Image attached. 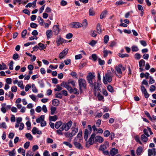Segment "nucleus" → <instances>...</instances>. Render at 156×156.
Returning a JSON list of instances; mask_svg holds the SVG:
<instances>
[{"label":"nucleus","mask_w":156,"mask_h":156,"mask_svg":"<svg viewBox=\"0 0 156 156\" xmlns=\"http://www.w3.org/2000/svg\"><path fill=\"white\" fill-rule=\"evenodd\" d=\"M95 75L91 73H88L87 76V80L90 84V86L94 91V94L95 96H97V91L98 90V83L95 81Z\"/></svg>","instance_id":"nucleus-1"},{"label":"nucleus","mask_w":156,"mask_h":156,"mask_svg":"<svg viewBox=\"0 0 156 156\" xmlns=\"http://www.w3.org/2000/svg\"><path fill=\"white\" fill-rule=\"evenodd\" d=\"M92 129L93 131V133L91 135L88 141L89 144L90 145H92L94 143V140H95L96 142L98 140L97 136H96V134H97L98 132L97 133H95L96 132H97L98 131V129L95 125L92 126Z\"/></svg>","instance_id":"nucleus-2"},{"label":"nucleus","mask_w":156,"mask_h":156,"mask_svg":"<svg viewBox=\"0 0 156 156\" xmlns=\"http://www.w3.org/2000/svg\"><path fill=\"white\" fill-rule=\"evenodd\" d=\"M116 73L115 74L118 77H121L122 74V71H124L126 69L125 67L123 66L122 64H120L116 66L115 68Z\"/></svg>","instance_id":"nucleus-3"},{"label":"nucleus","mask_w":156,"mask_h":156,"mask_svg":"<svg viewBox=\"0 0 156 156\" xmlns=\"http://www.w3.org/2000/svg\"><path fill=\"white\" fill-rule=\"evenodd\" d=\"M111 72L105 74L103 77V82L105 84H107L108 83H110L112 81V76H111Z\"/></svg>","instance_id":"nucleus-4"},{"label":"nucleus","mask_w":156,"mask_h":156,"mask_svg":"<svg viewBox=\"0 0 156 156\" xmlns=\"http://www.w3.org/2000/svg\"><path fill=\"white\" fill-rule=\"evenodd\" d=\"M72 123L73 122L71 120L67 123L64 122L61 127V129L62 130L64 129L66 131H68L71 126Z\"/></svg>","instance_id":"nucleus-5"},{"label":"nucleus","mask_w":156,"mask_h":156,"mask_svg":"<svg viewBox=\"0 0 156 156\" xmlns=\"http://www.w3.org/2000/svg\"><path fill=\"white\" fill-rule=\"evenodd\" d=\"M87 128L88 129H86L84 131V139L86 141L87 140L88 135L91 133L92 131V127L90 125H88Z\"/></svg>","instance_id":"nucleus-6"},{"label":"nucleus","mask_w":156,"mask_h":156,"mask_svg":"<svg viewBox=\"0 0 156 156\" xmlns=\"http://www.w3.org/2000/svg\"><path fill=\"white\" fill-rule=\"evenodd\" d=\"M78 83L79 86V89L80 92L82 91V89H85L86 87V82L85 80L82 79H80L78 80Z\"/></svg>","instance_id":"nucleus-7"},{"label":"nucleus","mask_w":156,"mask_h":156,"mask_svg":"<svg viewBox=\"0 0 156 156\" xmlns=\"http://www.w3.org/2000/svg\"><path fill=\"white\" fill-rule=\"evenodd\" d=\"M109 146V143L108 141H105L103 144L101 145L99 150L102 152L106 150Z\"/></svg>","instance_id":"nucleus-8"},{"label":"nucleus","mask_w":156,"mask_h":156,"mask_svg":"<svg viewBox=\"0 0 156 156\" xmlns=\"http://www.w3.org/2000/svg\"><path fill=\"white\" fill-rule=\"evenodd\" d=\"M70 26L71 28H78L82 27V25L81 23L79 22H74L72 23Z\"/></svg>","instance_id":"nucleus-9"},{"label":"nucleus","mask_w":156,"mask_h":156,"mask_svg":"<svg viewBox=\"0 0 156 156\" xmlns=\"http://www.w3.org/2000/svg\"><path fill=\"white\" fill-rule=\"evenodd\" d=\"M68 48H66L61 52L59 55V57L60 59L65 58L66 55L67 54L68 51Z\"/></svg>","instance_id":"nucleus-10"},{"label":"nucleus","mask_w":156,"mask_h":156,"mask_svg":"<svg viewBox=\"0 0 156 156\" xmlns=\"http://www.w3.org/2000/svg\"><path fill=\"white\" fill-rule=\"evenodd\" d=\"M140 87L142 93L144 94L145 98H148L149 97V95L146 89L143 85H141Z\"/></svg>","instance_id":"nucleus-11"},{"label":"nucleus","mask_w":156,"mask_h":156,"mask_svg":"<svg viewBox=\"0 0 156 156\" xmlns=\"http://www.w3.org/2000/svg\"><path fill=\"white\" fill-rule=\"evenodd\" d=\"M143 148L141 146L138 147L136 150V154L138 156L140 155L143 153Z\"/></svg>","instance_id":"nucleus-12"},{"label":"nucleus","mask_w":156,"mask_h":156,"mask_svg":"<svg viewBox=\"0 0 156 156\" xmlns=\"http://www.w3.org/2000/svg\"><path fill=\"white\" fill-rule=\"evenodd\" d=\"M118 153V150L114 148H112L110 151V154L111 156H114Z\"/></svg>","instance_id":"nucleus-13"},{"label":"nucleus","mask_w":156,"mask_h":156,"mask_svg":"<svg viewBox=\"0 0 156 156\" xmlns=\"http://www.w3.org/2000/svg\"><path fill=\"white\" fill-rule=\"evenodd\" d=\"M46 34L47 39H48L52 36V31L51 30H48L46 31Z\"/></svg>","instance_id":"nucleus-14"},{"label":"nucleus","mask_w":156,"mask_h":156,"mask_svg":"<svg viewBox=\"0 0 156 156\" xmlns=\"http://www.w3.org/2000/svg\"><path fill=\"white\" fill-rule=\"evenodd\" d=\"M53 31L55 35H57L59 32V29L58 26V25H55L53 27Z\"/></svg>","instance_id":"nucleus-15"},{"label":"nucleus","mask_w":156,"mask_h":156,"mask_svg":"<svg viewBox=\"0 0 156 156\" xmlns=\"http://www.w3.org/2000/svg\"><path fill=\"white\" fill-rule=\"evenodd\" d=\"M155 151V148L148 149V156H151L154 154Z\"/></svg>","instance_id":"nucleus-16"},{"label":"nucleus","mask_w":156,"mask_h":156,"mask_svg":"<svg viewBox=\"0 0 156 156\" xmlns=\"http://www.w3.org/2000/svg\"><path fill=\"white\" fill-rule=\"evenodd\" d=\"M146 136L144 134H142L141 136V140L144 142H146L148 140V137Z\"/></svg>","instance_id":"nucleus-17"},{"label":"nucleus","mask_w":156,"mask_h":156,"mask_svg":"<svg viewBox=\"0 0 156 156\" xmlns=\"http://www.w3.org/2000/svg\"><path fill=\"white\" fill-rule=\"evenodd\" d=\"M62 122L61 121L57 122L55 123V127L56 129H58L61 126H62Z\"/></svg>","instance_id":"nucleus-18"},{"label":"nucleus","mask_w":156,"mask_h":156,"mask_svg":"<svg viewBox=\"0 0 156 156\" xmlns=\"http://www.w3.org/2000/svg\"><path fill=\"white\" fill-rule=\"evenodd\" d=\"M44 116L43 115H41L39 118L37 119L36 121L37 123L41 122L44 120Z\"/></svg>","instance_id":"nucleus-19"},{"label":"nucleus","mask_w":156,"mask_h":156,"mask_svg":"<svg viewBox=\"0 0 156 156\" xmlns=\"http://www.w3.org/2000/svg\"><path fill=\"white\" fill-rule=\"evenodd\" d=\"M107 13V11L106 10L103 11L100 16V19H102L105 17Z\"/></svg>","instance_id":"nucleus-20"},{"label":"nucleus","mask_w":156,"mask_h":156,"mask_svg":"<svg viewBox=\"0 0 156 156\" xmlns=\"http://www.w3.org/2000/svg\"><path fill=\"white\" fill-rule=\"evenodd\" d=\"M58 119V117L57 115H55L53 116H49V119L50 121H55Z\"/></svg>","instance_id":"nucleus-21"},{"label":"nucleus","mask_w":156,"mask_h":156,"mask_svg":"<svg viewBox=\"0 0 156 156\" xmlns=\"http://www.w3.org/2000/svg\"><path fill=\"white\" fill-rule=\"evenodd\" d=\"M59 104V101L57 99H54L52 100V104L54 106H58Z\"/></svg>","instance_id":"nucleus-22"},{"label":"nucleus","mask_w":156,"mask_h":156,"mask_svg":"<svg viewBox=\"0 0 156 156\" xmlns=\"http://www.w3.org/2000/svg\"><path fill=\"white\" fill-rule=\"evenodd\" d=\"M74 144L75 147L79 149H82L83 147L81 144L77 142H75L74 143Z\"/></svg>","instance_id":"nucleus-23"},{"label":"nucleus","mask_w":156,"mask_h":156,"mask_svg":"<svg viewBox=\"0 0 156 156\" xmlns=\"http://www.w3.org/2000/svg\"><path fill=\"white\" fill-rule=\"evenodd\" d=\"M145 62L144 60L143 59H141L139 62L140 67L144 66H145Z\"/></svg>","instance_id":"nucleus-24"},{"label":"nucleus","mask_w":156,"mask_h":156,"mask_svg":"<svg viewBox=\"0 0 156 156\" xmlns=\"http://www.w3.org/2000/svg\"><path fill=\"white\" fill-rule=\"evenodd\" d=\"M56 98L62 99V94L61 92H57L55 94Z\"/></svg>","instance_id":"nucleus-25"},{"label":"nucleus","mask_w":156,"mask_h":156,"mask_svg":"<svg viewBox=\"0 0 156 156\" xmlns=\"http://www.w3.org/2000/svg\"><path fill=\"white\" fill-rule=\"evenodd\" d=\"M69 84V82L63 81L61 83V86L66 88Z\"/></svg>","instance_id":"nucleus-26"},{"label":"nucleus","mask_w":156,"mask_h":156,"mask_svg":"<svg viewBox=\"0 0 156 156\" xmlns=\"http://www.w3.org/2000/svg\"><path fill=\"white\" fill-rule=\"evenodd\" d=\"M25 136L29 140H32L33 137L30 133H27L25 134Z\"/></svg>","instance_id":"nucleus-27"},{"label":"nucleus","mask_w":156,"mask_h":156,"mask_svg":"<svg viewBox=\"0 0 156 156\" xmlns=\"http://www.w3.org/2000/svg\"><path fill=\"white\" fill-rule=\"evenodd\" d=\"M134 139L135 141L139 143L141 145L142 144V143L140 140V137L138 136H136L134 137Z\"/></svg>","instance_id":"nucleus-28"},{"label":"nucleus","mask_w":156,"mask_h":156,"mask_svg":"<svg viewBox=\"0 0 156 156\" xmlns=\"http://www.w3.org/2000/svg\"><path fill=\"white\" fill-rule=\"evenodd\" d=\"M63 41V39L61 37H59L57 41V43L58 46H59Z\"/></svg>","instance_id":"nucleus-29"},{"label":"nucleus","mask_w":156,"mask_h":156,"mask_svg":"<svg viewBox=\"0 0 156 156\" xmlns=\"http://www.w3.org/2000/svg\"><path fill=\"white\" fill-rule=\"evenodd\" d=\"M132 51L133 52H136L139 50V48L137 46L133 45L131 47Z\"/></svg>","instance_id":"nucleus-30"},{"label":"nucleus","mask_w":156,"mask_h":156,"mask_svg":"<svg viewBox=\"0 0 156 156\" xmlns=\"http://www.w3.org/2000/svg\"><path fill=\"white\" fill-rule=\"evenodd\" d=\"M37 19L38 20V22L40 24L41 26L43 25L44 21L41 17L39 16L38 17Z\"/></svg>","instance_id":"nucleus-31"},{"label":"nucleus","mask_w":156,"mask_h":156,"mask_svg":"<svg viewBox=\"0 0 156 156\" xmlns=\"http://www.w3.org/2000/svg\"><path fill=\"white\" fill-rule=\"evenodd\" d=\"M32 91L35 93H37V92L38 90L36 88L34 84H32Z\"/></svg>","instance_id":"nucleus-32"},{"label":"nucleus","mask_w":156,"mask_h":156,"mask_svg":"<svg viewBox=\"0 0 156 156\" xmlns=\"http://www.w3.org/2000/svg\"><path fill=\"white\" fill-rule=\"evenodd\" d=\"M95 14V12L93 8H90L89 9V14L90 16H94Z\"/></svg>","instance_id":"nucleus-33"},{"label":"nucleus","mask_w":156,"mask_h":156,"mask_svg":"<svg viewBox=\"0 0 156 156\" xmlns=\"http://www.w3.org/2000/svg\"><path fill=\"white\" fill-rule=\"evenodd\" d=\"M15 149H14L12 151L9 152V156H15Z\"/></svg>","instance_id":"nucleus-34"},{"label":"nucleus","mask_w":156,"mask_h":156,"mask_svg":"<svg viewBox=\"0 0 156 156\" xmlns=\"http://www.w3.org/2000/svg\"><path fill=\"white\" fill-rule=\"evenodd\" d=\"M62 89V88L58 84L56 86V87L55 88L54 90L55 91H59Z\"/></svg>","instance_id":"nucleus-35"},{"label":"nucleus","mask_w":156,"mask_h":156,"mask_svg":"<svg viewBox=\"0 0 156 156\" xmlns=\"http://www.w3.org/2000/svg\"><path fill=\"white\" fill-rule=\"evenodd\" d=\"M110 135V132L108 130H106L104 132V136L105 137H107Z\"/></svg>","instance_id":"nucleus-36"},{"label":"nucleus","mask_w":156,"mask_h":156,"mask_svg":"<svg viewBox=\"0 0 156 156\" xmlns=\"http://www.w3.org/2000/svg\"><path fill=\"white\" fill-rule=\"evenodd\" d=\"M51 114H54L56 110V108L55 107L52 106L51 108Z\"/></svg>","instance_id":"nucleus-37"},{"label":"nucleus","mask_w":156,"mask_h":156,"mask_svg":"<svg viewBox=\"0 0 156 156\" xmlns=\"http://www.w3.org/2000/svg\"><path fill=\"white\" fill-rule=\"evenodd\" d=\"M118 56L122 58H123L125 57H128L129 56V55L127 54L119 53L118 55Z\"/></svg>","instance_id":"nucleus-38"},{"label":"nucleus","mask_w":156,"mask_h":156,"mask_svg":"<svg viewBox=\"0 0 156 156\" xmlns=\"http://www.w3.org/2000/svg\"><path fill=\"white\" fill-rule=\"evenodd\" d=\"M97 31H92L90 32V35L93 37H95L97 36Z\"/></svg>","instance_id":"nucleus-39"},{"label":"nucleus","mask_w":156,"mask_h":156,"mask_svg":"<svg viewBox=\"0 0 156 156\" xmlns=\"http://www.w3.org/2000/svg\"><path fill=\"white\" fill-rule=\"evenodd\" d=\"M0 128L6 129L7 128L6 123L4 122H3L2 123H0Z\"/></svg>","instance_id":"nucleus-40"},{"label":"nucleus","mask_w":156,"mask_h":156,"mask_svg":"<svg viewBox=\"0 0 156 156\" xmlns=\"http://www.w3.org/2000/svg\"><path fill=\"white\" fill-rule=\"evenodd\" d=\"M38 46L40 48V49L41 50H42L43 49L46 48L44 45L42 43H39L38 44Z\"/></svg>","instance_id":"nucleus-41"},{"label":"nucleus","mask_w":156,"mask_h":156,"mask_svg":"<svg viewBox=\"0 0 156 156\" xmlns=\"http://www.w3.org/2000/svg\"><path fill=\"white\" fill-rule=\"evenodd\" d=\"M150 80L149 82L150 84H151L155 82V80L154 79L153 77L151 76H149Z\"/></svg>","instance_id":"nucleus-42"},{"label":"nucleus","mask_w":156,"mask_h":156,"mask_svg":"<svg viewBox=\"0 0 156 156\" xmlns=\"http://www.w3.org/2000/svg\"><path fill=\"white\" fill-rule=\"evenodd\" d=\"M144 113L147 116L149 119L151 120V121H152V118L151 117L150 114L148 113V112L147 111H144Z\"/></svg>","instance_id":"nucleus-43"},{"label":"nucleus","mask_w":156,"mask_h":156,"mask_svg":"<svg viewBox=\"0 0 156 156\" xmlns=\"http://www.w3.org/2000/svg\"><path fill=\"white\" fill-rule=\"evenodd\" d=\"M98 62L99 64L101 66L104 65L105 62L104 60H102L100 58H98Z\"/></svg>","instance_id":"nucleus-44"},{"label":"nucleus","mask_w":156,"mask_h":156,"mask_svg":"<svg viewBox=\"0 0 156 156\" xmlns=\"http://www.w3.org/2000/svg\"><path fill=\"white\" fill-rule=\"evenodd\" d=\"M108 90L111 92H114V89L113 87L111 85H108L107 87Z\"/></svg>","instance_id":"nucleus-45"},{"label":"nucleus","mask_w":156,"mask_h":156,"mask_svg":"<svg viewBox=\"0 0 156 156\" xmlns=\"http://www.w3.org/2000/svg\"><path fill=\"white\" fill-rule=\"evenodd\" d=\"M141 56L140 55L139 53H136L134 55V58L138 60H139Z\"/></svg>","instance_id":"nucleus-46"},{"label":"nucleus","mask_w":156,"mask_h":156,"mask_svg":"<svg viewBox=\"0 0 156 156\" xmlns=\"http://www.w3.org/2000/svg\"><path fill=\"white\" fill-rule=\"evenodd\" d=\"M97 43V41L94 40H92L89 43V44L92 46H94Z\"/></svg>","instance_id":"nucleus-47"},{"label":"nucleus","mask_w":156,"mask_h":156,"mask_svg":"<svg viewBox=\"0 0 156 156\" xmlns=\"http://www.w3.org/2000/svg\"><path fill=\"white\" fill-rule=\"evenodd\" d=\"M98 100L99 101H104V97L100 94L98 93Z\"/></svg>","instance_id":"nucleus-48"},{"label":"nucleus","mask_w":156,"mask_h":156,"mask_svg":"<svg viewBox=\"0 0 156 156\" xmlns=\"http://www.w3.org/2000/svg\"><path fill=\"white\" fill-rule=\"evenodd\" d=\"M109 37L108 35H105L104 38V42L106 44L108 43L109 41Z\"/></svg>","instance_id":"nucleus-49"},{"label":"nucleus","mask_w":156,"mask_h":156,"mask_svg":"<svg viewBox=\"0 0 156 156\" xmlns=\"http://www.w3.org/2000/svg\"><path fill=\"white\" fill-rule=\"evenodd\" d=\"M27 33V30H24L21 33V36L22 38H24Z\"/></svg>","instance_id":"nucleus-50"},{"label":"nucleus","mask_w":156,"mask_h":156,"mask_svg":"<svg viewBox=\"0 0 156 156\" xmlns=\"http://www.w3.org/2000/svg\"><path fill=\"white\" fill-rule=\"evenodd\" d=\"M82 26L83 27H86L87 25V21L86 19H85L83 20V22L82 24Z\"/></svg>","instance_id":"nucleus-51"},{"label":"nucleus","mask_w":156,"mask_h":156,"mask_svg":"<svg viewBox=\"0 0 156 156\" xmlns=\"http://www.w3.org/2000/svg\"><path fill=\"white\" fill-rule=\"evenodd\" d=\"M63 144L66 145V146H68L70 148L72 147V145L70 143L68 142L64 141L63 142Z\"/></svg>","instance_id":"nucleus-52"},{"label":"nucleus","mask_w":156,"mask_h":156,"mask_svg":"<svg viewBox=\"0 0 156 156\" xmlns=\"http://www.w3.org/2000/svg\"><path fill=\"white\" fill-rule=\"evenodd\" d=\"M155 86L153 85H152L150 87V90L151 92H153L155 90Z\"/></svg>","instance_id":"nucleus-53"},{"label":"nucleus","mask_w":156,"mask_h":156,"mask_svg":"<svg viewBox=\"0 0 156 156\" xmlns=\"http://www.w3.org/2000/svg\"><path fill=\"white\" fill-rule=\"evenodd\" d=\"M143 131L144 133V134L146 135L147 137H149L150 136V135L148 134V131L147 129H144Z\"/></svg>","instance_id":"nucleus-54"},{"label":"nucleus","mask_w":156,"mask_h":156,"mask_svg":"<svg viewBox=\"0 0 156 156\" xmlns=\"http://www.w3.org/2000/svg\"><path fill=\"white\" fill-rule=\"evenodd\" d=\"M140 44L144 47H145L147 46V43L145 41L141 40L140 41Z\"/></svg>","instance_id":"nucleus-55"},{"label":"nucleus","mask_w":156,"mask_h":156,"mask_svg":"<svg viewBox=\"0 0 156 156\" xmlns=\"http://www.w3.org/2000/svg\"><path fill=\"white\" fill-rule=\"evenodd\" d=\"M70 75L74 78H77V76L76 73L74 72H72L70 73Z\"/></svg>","instance_id":"nucleus-56"},{"label":"nucleus","mask_w":156,"mask_h":156,"mask_svg":"<svg viewBox=\"0 0 156 156\" xmlns=\"http://www.w3.org/2000/svg\"><path fill=\"white\" fill-rule=\"evenodd\" d=\"M66 89L67 90L69 91V93H73V89L71 87L69 86V85L66 87Z\"/></svg>","instance_id":"nucleus-57"},{"label":"nucleus","mask_w":156,"mask_h":156,"mask_svg":"<svg viewBox=\"0 0 156 156\" xmlns=\"http://www.w3.org/2000/svg\"><path fill=\"white\" fill-rule=\"evenodd\" d=\"M11 91L12 92H15L17 91V87L15 86H13L11 87Z\"/></svg>","instance_id":"nucleus-58"},{"label":"nucleus","mask_w":156,"mask_h":156,"mask_svg":"<svg viewBox=\"0 0 156 156\" xmlns=\"http://www.w3.org/2000/svg\"><path fill=\"white\" fill-rule=\"evenodd\" d=\"M73 92L76 94H79V91L76 88H74L73 89Z\"/></svg>","instance_id":"nucleus-59"},{"label":"nucleus","mask_w":156,"mask_h":156,"mask_svg":"<svg viewBox=\"0 0 156 156\" xmlns=\"http://www.w3.org/2000/svg\"><path fill=\"white\" fill-rule=\"evenodd\" d=\"M26 125L28 127L27 129L28 130L30 129L31 125L30 122L29 121H27L26 123Z\"/></svg>","instance_id":"nucleus-60"},{"label":"nucleus","mask_w":156,"mask_h":156,"mask_svg":"<svg viewBox=\"0 0 156 156\" xmlns=\"http://www.w3.org/2000/svg\"><path fill=\"white\" fill-rule=\"evenodd\" d=\"M63 130H62V129H61V128L58 129H57L56 130V132L59 135H63V133L62 132V131Z\"/></svg>","instance_id":"nucleus-61"},{"label":"nucleus","mask_w":156,"mask_h":156,"mask_svg":"<svg viewBox=\"0 0 156 156\" xmlns=\"http://www.w3.org/2000/svg\"><path fill=\"white\" fill-rule=\"evenodd\" d=\"M42 110L41 107L40 106L37 107L35 109V110L36 112L38 113L40 112Z\"/></svg>","instance_id":"nucleus-62"},{"label":"nucleus","mask_w":156,"mask_h":156,"mask_svg":"<svg viewBox=\"0 0 156 156\" xmlns=\"http://www.w3.org/2000/svg\"><path fill=\"white\" fill-rule=\"evenodd\" d=\"M30 144L29 142H27L24 145V147L26 149L28 148L30 145Z\"/></svg>","instance_id":"nucleus-63"},{"label":"nucleus","mask_w":156,"mask_h":156,"mask_svg":"<svg viewBox=\"0 0 156 156\" xmlns=\"http://www.w3.org/2000/svg\"><path fill=\"white\" fill-rule=\"evenodd\" d=\"M44 156H51L50 154L49 153V152L48 151H45L43 153Z\"/></svg>","instance_id":"nucleus-64"}]
</instances>
